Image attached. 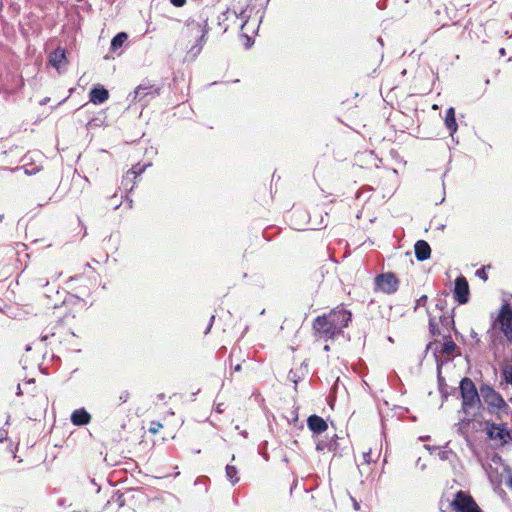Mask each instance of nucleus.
Here are the masks:
<instances>
[{
  "label": "nucleus",
  "mask_w": 512,
  "mask_h": 512,
  "mask_svg": "<svg viewBox=\"0 0 512 512\" xmlns=\"http://www.w3.org/2000/svg\"><path fill=\"white\" fill-rule=\"evenodd\" d=\"M91 421V415L84 409H77L71 415V422L76 426L87 425Z\"/></svg>",
  "instance_id": "4be33fe9"
},
{
  "label": "nucleus",
  "mask_w": 512,
  "mask_h": 512,
  "mask_svg": "<svg viewBox=\"0 0 512 512\" xmlns=\"http://www.w3.org/2000/svg\"><path fill=\"white\" fill-rule=\"evenodd\" d=\"M225 471H226V477L232 483V485H235L236 483H238V481H239L238 470L235 466L227 465Z\"/></svg>",
  "instance_id": "bb28decb"
},
{
  "label": "nucleus",
  "mask_w": 512,
  "mask_h": 512,
  "mask_svg": "<svg viewBox=\"0 0 512 512\" xmlns=\"http://www.w3.org/2000/svg\"><path fill=\"white\" fill-rule=\"evenodd\" d=\"M333 444H329V450L331 451L333 448H332Z\"/></svg>",
  "instance_id": "72a5a7b5"
},
{
  "label": "nucleus",
  "mask_w": 512,
  "mask_h": 512,
  "mask_svg": "<svg viewBox=\"0 0 512 512\" xmlns=\"http://www.w3.org/2000/svg\"><path fill=\"white\" fill-rule=\"evenodd\" d=\"M324 350H325V351H329V350H330L329 345H325V346H324Z\"/></svg>",
  "instance_id": "473e14b6"
},
{
  "label": "nucleus",
  "mask_w": 512,
  "mask_h": 512,
  "mask_svg": "<svg viewBox=\"0 0 512 512\" xmlns=\"http://www.w3.org/2000/svg\"><path fill=\"white\" fill-rule=\"evenodd\" d=\"M351 321V311L341 304L328 313H324L314 319L312 323L314 336L325 341L333 340L343 335L344 329L349 326Z\"/></svg>",
  "instance_id": "f257e3e1"
},
{
  "label": "nucleus",
  "mask_w": 512,
  "mask_h": 512,
  "mask_svg": "<svg viewBox=\"0 0 512 512\" xmlns=\"http://www.w3.org/2000/svg\"><path fill=\"white\" fill-rule=\"evenodd\" d=\"M459 389L462 399L461 409L465 414L462 423H467L480 416L483 410L480 390H477L475 383L469 377L461 379Z\"/></svg>",
  "instance_id": "f03ea898"
},
{
  "label": "nucleus",
  "mask_w": 512,
  "mask_h": 512,
  "mask_svg": "<svg viewBox=\"0 0 512 512\" xmlns=\"http://www.w3.org/2000/svg\"><path fill=\"white\" fill-rule=\"evenodd\" d=\"M128 39V35L125 32H120L116 36L113 37L111 41V48L113 50H117L126 42Z\"/></svg>",
  "instance_id": "a878e982"
},
{
  "label": "nucleus",
  "mask_w": 512,
  "mask_h": 512,
  "mask_svg": "<svg viewBox=\"0 0 512 512\" xmlns=\"http://www.w3.org/2000/svg\"><path fill=\"white\" fill-rule=\"evenodd\" d=\"M480 395L491 414L507 413L509 406L503 396L489 384L480 385Z\"/></svg>",
  "instance_id": "39448f33"
},
{
  "label": "nucleus",
  "mask_w": 512,
  "mask_h": 512,
  "mask_svg": "<svg viewBox=\"0 0 512 512\" xmlns=\"http://www.w3.org/2000/svg\"><path fill=\"white\" fill-rule=\"evenodd\" d=\"M321 449H322L321 446L318 444L317 445V450H321Z\"/></svg>",
  "instance_id": "58836bf2"
},
{
  "label": "nucleus",
  "mask_w": 512,
  "mask_h": 512,
  "mask_svg": "<svg viewBox=\"0 0 512 512\" xmlns=\"http://www.w3.org/2000/svg\"><path fill=\"white\" fill-rule=\"evenodd\" d=\"M436 307L441 311L438 316L429 313V332L434 339H436V337H444L447 334H450L448 328L450 317L443 312L442 306L436 304Z\"/></svg>",
  "instance_id": "6e6552de"
},
{
  "label": "nucleus",
  "mask_w": 512,
  "mask_h": 512,
  "mask_svg": "<svg viewBox=\"0 0 512 512\" xmlns=\"http://www.w3.org/2000/svg\"><path fill=\"white\" fill-rule=\"evenodd\" d=\"M211 327H212V324H209L207 327V330H210Z\"/></svg>",
  "instance_id": "e433bc0d"
},
{
  "label": "nucleus",
  "mask_w": 512,
  "mask_h": 512,
  "mask_svg": "<svg viewBox=\"0 0 512 512\" xmlns=\"http://www.w3.org/2000/svg\"><path fill=\"white\" fill-rule=\"evenodd\" d=\"M415 256L418 261H425L430 258L431 248L425 240H418L415 243Z\"/></svg>",
  "instance_id": "aec40b11"
},
{
  "label": "nucleus",
  "mask_w": 512,
  "mask_h": 512,
  "mask_svg": "<svg viewBox=\"0 0 512 512\" xmlns=\"http://www.w3.org/2000/svg\"><path fill=\"white\" fill-rule=\"evenodd\" d=\"M116 438L118 441H129L131 439V424L130 421L128 423L121 424V429L116 431Z\"/></svg>",
  "instance_id": "393cba45"
},
{
  "label": "nucleus",
  "mask_w": 512,
  "mask_h": 512,
  "mask_svg": "<svg viewBox=\"0 0 512 512\" xmlns=\"http://www.w3.org/2000/svg\"><path fill=\"white\" fill-rule=\"evenodd\" d=\"M211 327H212V324H209L207 327V330H210Z\"/></svg>",
  "instance_id": "c9c22d12"
},
{
  "label": "nucleus",
  "mask_w": 512,
  "mask_h": 512,
  "mask_svg": "<svg viewBox=\"0 0 512 512\" xmlns=\"http://www.w3.org/2000/svg\"><path fill=\"white\" fill-rule=\"evenodd\" d=\"M89 97L93 104H101L109 99V92L103 86L98 85L90 91Z\"/></svg>",
  "instance_id": "6ab92c4d"
},
{
  "label": "nucleus",
  "mask_w": 512,
  "mask_h": 512,
  "mask_svg": "<svg viewBox=\"0 0 512 512\" xmlns=\"http://www.w3.org/2000/svg\"><path fill=\"white\" fill-rule=\"evenodd\" d=\"M175 7H182L185 5L186 0H170Z\"/></svg>",
  "instance_id": "7c9ffc66"
},
{
  "label": "nucleus",
  "mask_w": 512,
  "mask_h": 512,
  "mask_svg": "<svg viewBox=\"0 0 512 512\" xmlns=\"http://www.w3.org/2000/svg\"><path fill=\"white\" fill-rule=\"evenodd\" d=\"M449 506L454 512H483L474 498L463 490L456 492Z\"/></svg>",
  "instance_id": "0eeeda50"
},
{
  "label": "nucleus",
  "mask_w": 512,
  "mask_h": 512,
  "mask_svg": "<svg viewBox=\"0 0 512 512\" xmlns=\"http://www.w3.org/2000/svg\"><path fill=\"white\" fill-rule=\"evenodd\" d=\"M485 432L488 439L491 440L496 447H503L512 439L511 432L507 428L506 423L496 424L488 421L485 424Z\"/></svg>",
  "instance_id": "423d86ee"
},
{
  "label": "nucleus",
  "mask_w": 512,
  "mask_h": 512,
  "mask_svg": "<svg viewBox=\"0 0 512 512\" xmlns=\"http://www.w3.org/2000/svg\"><path fill=\"white\" fill-rule=\"evenodd\" d=\"M375 290L385 294H394L399 288L400 281L394 273H382L375 277Z\"/></svg>",
  "instance_id": "9d476101"
},
{
  "label": "nucleus",
  "mask_w": 512,
  "mask_h": 512,
  "mask_svg": "<svg viewBox=\"0 0 512 512\" xmlns=\"http://www.w3.org/2000/svg\"><path fill=\"white\" fill-rule=\"evenodd\" d=\"M453 295L459 304H465L468 302L470 290L469 284L464 276L456 278Z\"/></svg>",
  "instance_id": "4468645a"
},
{
  "label": "nucleus",
  "mask_w": 512,
  "mask_h": 512,
  "mask_svg": "<svg viewBox=\"0 0 512 512\" xmlns=\"http://www.w3.org/2000/svg\"><path fill=\"white\" fill-rule=\"evenodd\" d=\"M160 89L154 85L141 84L135 89V99L138 101L143 100L147 96L155 97L159 95Z\"/></svg>",
  "instance_id": "a211bd4d"
},
{
  "label": "nucleus",
  "mask_w": 512,
  "mask_h": 512,
  "mask_svg": "<svg viewBox=\"0 0 512 512\" xmlns=\"http://www.w3.org/2000/svg\"><path fill=\"white\" fill-rule=\"evenodd\" d=\"M183 424V419L172 411L166 414L160 420H153L149 423L148 431L152 435L161 434L163 440L175 438L177 431Z\"/></svg>",
  "instance_id": "20e7f679"
},
{
  "label": "nucleus",
  "mask_w": 512,
  "mask_h": 512,
  "mask_svg": "<svg viewBox=\"0 0 512 512\" xmlns=\"http://www.w3.org/2000/svg\"><path fill=\"white\" fill-rule=\"evenodd\" d=\"M130 397L131 394L127 389H117L111 395V405L114 407L121 406L122 404L128 402Z\"/></svg>",
  "instance_id": "5701e85b"
},
{
  "label": "nucleus",
  "mask_w": 512,
  "mask_h": 512,
  "mask_svg": "<svg viewBox=\"0 0 512 512\" xmlns=\"http://www.w3.org/2000/svg\"><path fill=\"white\" fill-rule=\"evenodd\" d=\"M208 31L207 19L200 17L198 20H189L182 31V35L187 42V46H190L191 50L199 52L207 40Z\"/></svg>",
  "instance_id": "7ed1b4c3"
},
{
  "label": "nucleus",
  "mask_w": 512,
  "mask_h": 512,
  "mask_svg": "<svg viewBox=\"0 0 512 512\" xmlns=\"http://www.w3.org/2000/svg\"><path fill=\"white\" fill-rule=\"evenodd\" d=\"M18 390H19L18 394H21V387L20 386H18Z\"/></svg>",
  "instance_id": "4c0bfd02"
},
{
  "label": "nucleus",
  "mask_w": 512,
  "mask_h": 512,
  "mask_svg": "<svg viewBox=\"0 0 512 512\" xmlns=\"http://www.w3.org/2000/svg\"><path fill=\"white\" fill-rule=\"evenodd\" d=\"M500 52H501L502 54H504V53H505V50L502 48V49L500 50Z\"/></svg>",
  "instance_id": "ea45409f"
},
{
  "label": "nucleus",
  "mask_w": 512,
  "mask_h": 512,
  "mask_svg": "<svg viewBox=\"0 0 512 512\" xmlns=\"http://www.w3.org/2000/svg\"><path fill=\"white\" fill-rule=\"evenodd\" d=\"M146 166L137 163L126 172L122 179V185L126 190H132L135 186V180L145 171Z\"/></svg>",
  "instance_id": "2eb2a0df"
},
{
  "label": "nucleus",
  "mask_w": 512,
  "mask_h": 512,
  "mask_svg": "<svg viewBox=\"0 0 512 512\" xmlns=\"http://www.w3.org/2000/svg\"><path fill=\"white\" fill-rule=\"evenodd\" d=\"M232 357H233V354H230V361L232 362Z\"/></svg>",
  "instance_id": "a19ab883"
},
{
  "label": "nucleus",
  "mask_w": 512,
  "mask_h": 512,
  "mask_svg": "<svg viewBox=\"0 0 512 512\" xmlns=\"http://www.w3.org/2000/svg\"><path fill=\"white\" fill-rule=\"evenodd\" d=\"M22 404L25 406L26 412H31L33 416H36L37 413L46 410L48 399L42 390L37 389L35 393L27 397Z\"/></svg>",
  "instance_id": "f8f14e48"
},
{
  "label": "nucleus",
  "mask_w": 512,
  "mask_h": 512,
  "mask_svg": "<svg viewBox=\"0 0 512 512\" xmlns=\"http://www.w3.org/2000/svg\"><path fill=\"white\" fill-rule=\"evenodd\" d=\"M426 303H427V296L426 295H422L420 298H418L416 300V308L417 307H424V306H426Z\"/></svg>",
  "instance_id": "c756f323"
},
{
  "label": "nucleus",
  "mask_w": 512,
  "mask_h": 512,
  "mask_svg": "<svg viewBox=\"0 0 512 512\" xmlns=\"http://www.w3.org/2000/svg\"><path fill=\"white\" fill-rule=\"evenodd\" d=\"M443 342L440 340L434 339L428 344V349H433L436 357H445L450 359L453 357L457 350V345L453 341L450 334L442 337Z\"/></svg>",
  "instance_id": "1a4fd4ad"
},
{
  "label": "nucleus",
  "mask_w": 512,
  "mask_h": 512,
  "mask_svg": "<svg viewBox=\"0 0 512 512\" xmlns=\"http://www.w3.org/2000/svg\"><path fill=\"white\" fill-rule=\"evenodd\" d=\"M98 277L96 270L89 263H85L83 264V272L71 276L70 281H82L85 287L91 288L97 285Z\"/></svg>",
  "instance_id": "ddd939ff"
},
{
  "label": "nucleus",
  "mask_w": 512,
  "mask_h": 512,
  "mask_svg": "<svg viewBox=\"0 0 512 512\" xmlns=\"http://www.w3.org/2000/svg\"><path fill=\"white\" fill-rule=\"evenodd\" d=\"M512 386V362H506L501 366L500 388L505 390L508 386Z\"/></svg>",
  "instance_id": "412c9836"
},
{
  "label": "nucleus",
  "mask_w": 512,
  "mask_h": 512,
  "mask_svg": "<svg viewBox=\"0 0 512 512\" xmlns=\"http://www.w3.org/2000/svg\"><path fill=\"white\" fill-rule=\"evenodd\" d=\"M372 452L371 449H368L367 451H364L362 453V464L369 465L371 462H374L375 460L372 458Z\"/></svg>",
  "instance_id": "cd10ccee"
},
{
  "label": "nucleus",
  "mask_w": 512,
  "mask_h": 512,
  "mask_svg": "<svg viewBox=\"0 0 512 512\" xmlns=\"http://www.w3.org/2000/svg\"><path fill=\"white\" fill-rule=\"evenodd\" d=\"M233 370L236 371V372L241 371V364L240 363L235 364L233 366Z\"/></svg>",
  "instance_id": "2f4dec72"
},
{
  "label": "nucleus",
  "mask_w": 512,
  "mask_h": 512,
  "mask_svg": "<svg viewBox=\"0 0 512 512\" xmlns=\"http://www.w3.org/2000/svg\"><path fill=\"white\" fill-rule=\"evenodd\" d=\"M444 123L446 128L448 129L450 135L452 136L458 128L456 117H455V109L453 107H450L446 111Z\"/></svg>",
  "instance_id": "b1692460"
},
{
  "label": "nucleus",
  "mask_w": 512,
  "mask_h": 512,
  "mask_svg": "<svg viewBox=\"0 0 512 512\" xmlns=\"http://www.w3.org/2000/svg\"><path fill=\"white\" fill-rule=\"evenodd\" d=\"M48 62L57 71H60L61 68L65 67L68 64L65 49L62 47H57L48 55Z\"/></svg>",
  "instance_id": "dca6fc26"
},
{
  "label": "nucleus",
  "mask_w": 512,
  "mask_h": 512,
  "mask_svg": "<svg viewBox=\"0 0 512 512\" xmlns=\"http://www.w3.org/2000/svg\"><path fill=\"white\" fill-rule=\"evenodd\" d=\"M496 324L509 342H512V307L504 303L496 319Z\"/></svg>",
  "instance_id": "9b49d317"
},
{
  "label": "nucleus",
  "mask_w": 512,
  "mask_h": 512,
  "mask_svg": "<svg viewBox=\"0 0 512 512\" xmlns=\"http://www.w3.org/2000/svg\"><path fill=\"white\" fill-rule=\"evenodd\" d=\"M211 327H212V324H209L207 327V330H210Z\"/></svg>",
  "instance_id": "f704fd0d"
},
{
  "label": "nucleus",
  "mask_w": 512,
  "mask_h": 512,
  "mask_svg": "<svg viewBox=\"0 0 512 512\" xmlns=\"http://www.w3.org/2000/svg\"><path fill=\"white\" fill-rule=\"evenodd\" d=\"M308 428L315 434H321L328 429L327 422L318 415H310L307 419Z\"/></svg>",
  "instance_id": "f3484780"
},
{
  "label": "nucleus",
  "mask_w": 512,
  "mask_h": 512,
  "mask_svg": "<svg viewBox=\"0 0 512 512\" xmlns=\"http://www.w3.org/2000/svg\"><path fill=\"white\" fill-rule=\"evenodd\" d=\"M475 274L478 278L482 279L483 281H487L488 279V275L486 273L485 268L478 269Z\"/></svg>",
  "instance_id": "c85d7f7f"
}]
</instances>
